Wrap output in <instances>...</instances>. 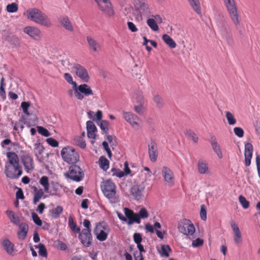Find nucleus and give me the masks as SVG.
<instances>
[{
    "mask_svg": "<svg viewBox=\"0 0 260 260\" xmlns=\"http://www.w3.org/2000/svg\"><path fill=\"white\" fill-rule=\"evenodd\" d=\"M44 148L40 143H36L35 145V154L38 161L42 162L43 159V152Z\"/></svg>",
    "mask_w": 260,
    "mask_h": 260,
    "instance_id": "obj_30",
    "label": "nucleus"
},
{
    "mask_svg": "<svg viewBox=\"0 0 260 260\" xmlns=\"http://www.w3.org/2000/svg\"><path fill=\"white\" fill-rule=\"evenodd\" d=\"M104 195L111 203L115 204L119 202V197L116 195V186L110 180L104 181L101 185Z\"/></svg>",
    "mask_w": 260,
    "mask_h": 260,
    "instance_id": "obj_4",
    "label": "nucleus"
},
{
    "mask_svg": "<svg viewBox=\"0 0 260 260\" xmlns=\"http://www.w3.org/2000/svg\"><path fill=\"white\" fill-rule=\"evenodd\" d=\"M107 140L110 144L111 147H114L116 145V138L112 135H108L107 136Z\"/></svg>",
    "mask_w": 260,
    "mask_h": 260,
    "instance_id": "obj_58",
    "label": "nucleus"
},
{
    "mask_svg": "<svg viewBox=\"0 0 260 260\" xmlns=\"http://www.w3.org/2000/svg\"><path fill=\"white\" fill-rule=\"evenodd\" d=\"M99 166L101 169L106 171L109 168V161L104 156H101L99 158Z\"/></svg>",
    "mask_w": 260,
    "mask_h": 260,
    "instance_id": "obj_35",
    "label": "nucleus"
},
{
    "mask_svg": "<svg viewBox=\"0 0 260 260\" xmlns=\"http://www.w3.org/2000/svg\"><path fill=\"white\" fill-rule=\"evenodd\" d=\"M34 192L33 203L35 205L37 204L42 198H46V197L44 196V192L41 188L38 189L37 187H35Z\"/></svg>",
    "mask_w": 260,
    "mask_h": 260,
    "instance_id": "obj_32",
    "label": "nucleus"
},
{
    "mask_svg": "<svg viewBox=\"0 0 260 260\" xmlns=\"http://www.w3.org/2000/svg\"><path fill=\"white\" fill-rule=\"evenodd\" d=\"M223 3L232 22L238 27L240 23V17L235 0L228 1Z\"/></svg>",
    "mask_w": 260,
    "mask_h": 260,
    "instance_id": "obj_5",
    "label": "nucleus"
},
{
    "mask_svg": "<svg viewBox=\"0 0 260 260\" xmlns=\"http://www.w3.org/2000/svg\"><path fill=\"white\" fill-rule=\"evenodd\" d=\"M18 10V5L15 3H13L10 4H8L6 7V10L9 13H15Z\"/></svg>",
    "mask_w": 260,
    "mask_h": 260,
    "instance_id": "obj_44",
    "label": "nucleus"
},
{
    "mask_svg": "<svg viewBox=\"0 0 260 260\" xmlns=\"http://www.w3.org/2000/svg\"><path fill=\"white\" fill-rule=\"evenodd\" d=\"M24 15L28 19L45 27H50L52 25L48 16L39 9H28Z\"/></svg>",
    "mask_w": 260,
    "mask_h": 260,
    "instance_id": "obj_2",
    "label": "nucleus"
},
{
    "mask_svg": "<svg viewBox=\"0 0 260 260\" xmlns=\"http://www.w3.org/2000/svg\"><path fill=\"white\" fill-rule=\"evenodd\" d=\"M1 245L4 249L9 255H13L14 252L15 246L8 239H5L1 241Z\"/></svg>",
    "mask_w": 260,
    "mask_h": 260,
    "instance_id": "obj_27",
    "label": "nucleus"
},
{
    "mask_svg": "<svg viewBox=\"0 0 260 260\" xmlns=\"http://www.w3.org/2000/svg\"><path fill=\"white\" fill-rule=\"evenodd\" d=\"M47 143L52 147H56L58 146V142L55 139L52 138H49L46 141Z\"/></svg>",
    "mask_w": 260,
    "mask_h": 260,
    "instance_id": "obj_60",
    "label": "nucleus"
},
{
    "mask_svg": "<svg viewBox=\"0 0 260 260\" xmlns=\"http://www.w3.org/2000/svg\"><path fill=\"white\" fill-rule=\"evenodd\" d=\"M216 24L222 38L225 41L229 46H232L234 43L233 35L229 23L223 16H220L216 20Z\"/></svg>",
    "mask_w": 260,
    "mask_h": 260,
    "instance_id": "obj_3",
    "label": "nucleus"
},
{
    "mask_svg": "<svg viewBox=\"0 0 260 260\" xmlns=\"http://www.w3.org/2000/svg\"><path fill=\"white\" fill-rule=\"evenodd\" d=\"M111 172L112 173L113 176H116L118 178H122L124 175V173L119 169L112 168L111 169Z\"/></svg>",
    "mask_w": 260,
    "mask_h": 260,
    "instance_id": "obj_52",
    "label": "nucleus"
},
{
    "mask_svg": "<svg viewBox=\"0 0 260 260\" xmlns=\"http://www.w3.org/2000/svg\"><path fill=\"white\" fill-rule=\"evenodd\" d=\"M30 106V103L28 102H23L21 104V107L22 109L23 113L27 115H29L30 114L28 111V108Z\"/></svg>",
    "mask_w": 260,
    "mask_h": 260,
    "instance_id": "obj_54",
    "label": "nucleus"
},
{
    "mask_svg": "<svg viewBox=\"0 0 260 260\" xmlns=\"http://www.w3.org/2000/svg\"><path fill=\"white\" fill-rule=\"evenodd\" d=\"M230 224L234 233V242L236 245H239L242 242L241 233L238 225L234 221H231Z\"/></svg>",
    "mask_w": 260,
    "mask_h": 260,
    "instance_id": "obj_19",
    "label": "nucleus"
},
{
    "mask_svg": "<svg viewBox=\"0 0 260 260\" xmlns=\"http://www.w3.org/2000/svg\"><path fill=\"white\" fill-rule=\"evenodd\" d=\"M0 96L4 99H6V92L4 88V78L3 77L1 80Z\"/></svg>",
    "mask_w": 260,
    "mask_h": 260,
    "instance_id": "obj_57",
    "label": "nucleus"
},
{
    "mask_svg": "<svg viewBox=\"0 0 260 260\" xmlns=\"http://www.w3.org/2000/svg\"><path fill=\"white\" fill-rule=\"evenodd\" d=\"M23 31L29 36L36 40L39 39L41 38V31L37 27L34 26H26L24 28Z\"/></svg>",
    "mask_w": 260,
    "mask_h": 260,
    "instance_id": "obj_22",
    "label": "nucleus"
},
{
    "mask_svg": "<svg viewBox=\"0 0 260 260\" xmlns=\"http://www.w3.org/2000/svg\"><path fill=\"white\" fill-rule=\"evenodd\" d=\"M134 241L137 244L141 243L142 241V238L141 234L135 233L134 234Z\"/></svg>",
    "mask_w": 260,
    "mask_h": 260,
    "instance_id": "obj_64",
    "label": "nucleus"
},
{
    "mask_svg": "<svg viewBox=\"0 0 260 260\" xmlns=\"http://www.w3.org/2000/svg\"><path fill=\"white\" fill-rule=\"evenodd\" d=\"M63 211V208L60 206H57L55 208L50 211L52 217L54 219H57L60 217Z\"/></svg>",
    "mask_w": 260,
    "mask_h": 260,
    "instance_id": "obj_36",
    "label": "nucleus"
},
{
    "mask_svg": "<svg viewBox=\"0 0 260 260\" xmlns=\"http://www.w3.org/2000/svg\"><path fill=\"white\" fill-rule=\"evenodd\" d=\"M17 225L18 226V230L17 233L18 239L21 241H23L26 238L27 235L28 225L25 222H19V224Z\"/></svg>",
    "mask_w": 260,
    "mask_h": 260,
    "instance_id": "obj_20",
    "label": "nucleus"
},
{
    "mask_svg": "<svg viewBox=\"0 0 260 260\" xmlns=\"http://www.w3.org/2000/svg\"><path fill=\"white\" fill-rule=\"evenodd\" d=\"M6 213L12 223L16 225L19 224L20 222L19 218L15 215L14 212L8 210L6 211Z\"/></svg>",
    "mask_w": 260,
    "mask_h": 260,
    "instance_id": "obj_33",
    "label": "nucleus"
},
{
    "mask_svg": "<svg viewBox=\"0 0 260 260\" xmlns=\"http://www.w3.org/2000/svg\"><path fill=\"white\" fill-rule=\"evenodd\" d=\"M31 216L33 221L38 226H41L42 224V221L38 216V215L35 212L31 213Z\"/></svg>",
    "mask_w": 260,
    "mask_h": 260,
    "instance_id": "obj_56",
    "label": "nucleus"
},
{
    "mask_svg": "<svg viewBox=\"0 0 260 260\" xmlns=\"http://www.w3.org/2000/svg\"><path fill=\"white\" fill-rule=\"evenodd\" d=\"M210 143L213 151L217 154L218 157L219 158H222L223 155L220 146L217 142L216 138L214 136H213L211 138Z\"/></svg>",
    "mask_w": 260,
    "mask_h": 260,
    "instance_id": "obj_28",
    "label": "nucleus"
},
{
    "mask_svg": "<svg viewBox=\"0 0 260 260\" xmlns=\"http://www.w3.org/2000/svg\"><path fill=\"white\" fill-rule=\"evenodd\" d=\"M253 146L250 143H246L245 144L244 157L252 156Z\"/></svg>",
    "mask_w": 260,
    "mask_h": 260,
    "instance_id": "obj_37",
    "label": "nucleus"
},
{
    "mask_svg": "<svg viewBox=\"0 0 260 260\" xmlns=\"http://www.w3.org/2000/svg\"><path fill=\"white\" fill-rule=\"evenodd\" d=\"M6 156L8 160L5 163L4 171L6 177L11 179H19L22 174V170L18 155L15 152H8Z\"/></svg>",
    "mask_w": 260,
    "mask_h": 260,
    "instance_id": "obj_1",
    "label": "nucleus"
},
{
    "mask_svg": "<svg viewBox=\"0 0 260 260\" xmlns=\"http://www.w3.org/2000/svg\"><path fill=\"white\" fill-rule=\"evenodd\" d=\"M75 142L81 148H85L86 144L83 138L81 137H76L74 139Z\"/></svg>",
    "mask_w": 260,
    "mask_h": 260,
    "instance_id": "obj_45",
    "label": "nucleus"
},
{
    "mask_svg": "<svg viewBox=\"0 0 260 260\" xmlns=\"http://www.w3.org/2000/svg\"><path fill=\"white\" fill-rule=\"evenodd\" d=\"M234 132L235 135L239 138L243 137L244 134L243 129L240 127H235L234 128Z\"/></svg>",
    "mask_w": 260,
    "mask_h": 260,
    "instance_id": "obj_59",
    "label": "nucleus"
},
{
    "mask_svg": "<svg viewBox=\"0 0 260 260\" xmlns=\"http://www.w3.org/2000/svg\"><path fill=\"white\" fill-rule=\"evenodd\" d=\"M137 214L138 217L139 218V219H141V218L145 219L148 218L149 216L148 212L145 208H141L138 213Z\"/></svg>",
    "mask_w": 260,
    "mask_h": 260,
    "instance_id": "obj_46",
    "label": "nucleus"
},
{
    "mask_svg": "<svg viewBox=\"0 0 260 260\" xmlns=\"http://www.w3.org/2000/svg\"><path fill=\"white\" fill-rule=\"evenodd\" d=\"M124 214L127 218H134L137 217V214L135 213L134 211L128 208H124Z\"/></svg>",
    "mask_w": 260,
    "mask_h": 260,
    "instance_id": "obj_55",
    "label": "nucleus"
},
{
    "mask_svg": "<svg viewBox=\"0 0 260 260\" xmlns=\"http://www.w3.org/2000/svg\"><path fill=\"white\" fill-rule=\"evenodd\" d=\"M148 153L150 160L155 162L157 159L158 152L156 144L154 142H151L149 144Z\"/></svg>",
    "mask_w": 260,
    "mask_h": 260,
    "instance_id": "obj_26",
    "label": "nucleus"
},
{
    "mask_svg": "<svg viewBox=\"0 0 260 260\" xmlns=\"http://www.w3.org/2000/svg\"><path fill=\"white\" fill-rule=\"evenodd\" d=\"M64 78L69 84H72L73 86V88L77 86L76 82L73 80V78L70 74L65 73L64 74Z\"/></svg>",
    "mask_w": 260,
    "mask_h": 260,
    "instance_id": "obj_51",
    "label": "nucleus"
},
{
    "mask_svg": "<svg viewBox=\"0 0 260 260\" xmlns=\"http://www.w3.org/2000/svg\"><path fill=\"white\" fill-rule=\"evenodd\" d=\"M102 145H103V146L104 147V148L105 150L107 153V154H108V156L109 158H111V157H112V152H111V151L110 150V149L109 147L108 143L107 142H106V141H104L102 143Z\"/></svg>",
    "mask_w": 260,
    "mask_h": 260,
    "instance_id": "obj_63",
    "label": "nucleus"
},
{
    "mask_svg": "<svg viewBox=\"0 0 260 260\" xmlns=\"http://www.w3.org/2000/svg\"><path fill=\"white\" fill-rule=\"evenodd\" d=\"M153 102L155 103L156 107L158 108H161L164 106L163 100L161 97L158 94H156L154 96Z\"/></svg>",
    "mask_w": 260,
    "mask_h": 260,
    "instance_id": "obj_42",
    "label": "nucleus"
},
{
    "mask_svg": "<svg viewBox=\"0 0 260 260\" xmlns=\"http://www.w3.org/2000/svg\"><path fill=\"white\" fill-rule=\"evenodd\" d=\"M178 231L186 236H192L195 232V228L191 221L187 219H182L178 223Z\"/></svg>",
    "mask_w": 260,
    "mask_h": 260,
    "instance_id": "obj_11",
    "label": "nucleus"
},
{
    "mask_svg": "<svg viewBox=\"0 0 260 260\" xmlns=\"http://www.w3.org/2000/svg\"><path fill=\"white\" fill-rule=\"evenodd\" d=\"M190 6L199 15H202L201 4L199 0H187Z\"/></svg>",
    "mask_w": 260,
    "mask_h": 260,
    "instance_id": "obj_31",
    "label": "nucleus"
},
{
    "mask_svg": "<svg viewBox=\"0 0 260 260\" xmlns=\"http://www.w3.org/2000/svg\"><path fill=\"white\" fill-rule=\"evenodd\" d=\"M198 170L201 174L210 175L211 174L208 164L204 160L199 159L198 162Z\"/></svg>",
    "mask_w": 260,
    "mask_h": 260,
    "instance_id": "obj_24",
    "label": "nucleus"
},
{
    "mask_svg": "<svg viewBox=\"0 0 260 260\" xmlns=\"http://www.w3.org/2000/svg\"><path fill=\"white\" fill-rule=\"evenodd\" d=\"M58 21L60 24L67 30L71 32L74 31V25L67 16L60 17Z\"/></svg>",
    "mask_w": 260,
    "mask_h": 260,
    "instance_id": "obj_21",
    "label": "nucleus"
},
{
    "mask_svg": "<svg viewBox=\"0 0 260 260\" xmlns=\"http://www.w3.org/2000/svg\"><path fill=\"white\" fill-rule=\"evenodd\" d=\"M137 245V247L139 250L140 251V253H139L137 257L136 256V253H134L135 258L137 260V258H139V260H143V257L142 253L143 252H145L144 247L141 243L138 244Z\"/></svg>",
    "mask_w": 260,
    "mask_h": 260,
    "instance_id": "obj_50",
    "label": "nucleus"
},
{
    "mask_svg": "<svg viewBox=\"0 0 260 260\" xmlns=\"http://www.w3.org/2000/svg\"><path fill=\"white\" fill-rule=\"evenodd\" d=\"M171 249L168 245H162L160 254L162 256L168 257Z\"/></svg>",
    "mask_w": 260,
    "mask_h": 260,
    "instance_id": "obj_40",
    "label": "nucleus"
},
{
    "mask_svg": "<svg viewBox=\"0 0 260 260\" xmlns=\"http://www.w3.org/2000/svg\"><path fill=\"white\" fill-rule=\"evenodd\" d=\"M239 201L244 209H246L249 207V202L243 196L241 195L239 196Z\"/></svg>",
    "mask_w": 260,
    "mask_h": 260,
    "instance_id": "obj_47",
    "label": "nucleus"
},
{
    "mask_svg": "<svg viewBox=\"0 0 260 260\" xmlns=\"http://www.w3.org/2000/svg\"><path fill=\"white\" fill-rule=\"evenodd\" d=\"M40 184L44 187V191L49 193L50 196H59L60 186L57 183L52 182L49 190V178L46 176H42L39 181Z\"/></svg>",
    "mask_w": 260,
    "mask_h": 260,
    "instance_id": "obj_7",
    "label": "nucleus"
},
{
    "mask_svg": "<svg viewBox=\"0 0 260 260\" xmlns=\"http://www.w3.org/2000/svg\"><path fill=\"white\" fill-rule=\"evenodd\" d=\"M225 117L229 125H234L236 123V119L235 118L234 115L231 112L229 111H226Z\"/></svg>",
    "mask_w": 260,
    "mask_h": 260,
    "instance_id": "obj_39",
    "label": "nucleus"
},
{
    "mask_svg": "<svg viewBox=\"0 0 260 260\" xmlns=\"http://www.w3.org/2000/svg\"><path fill=\"white\" fill-rule=\"evenodd\" d=\"M123 118L125 121L129 123L134 128H138L139 126L138 121L139 118L135 114L125 111H122Z\"/></svg>",
    "mask_w": 260,
    "mask_h": 260,
    "instance_id": "obj_15",
    "label": "nucleus"
},
{
    "mask_svg": "<svg viewBox=\"0 0 260 260\" xmlns=\"http://www.w3.org/2000/svg\"><path fill=\"white\" fill-rule=\"evenodd\" d=\"M79 233V239L82 244L85 246L89 247L92 240L91 232L88 230H82L81 233Z\"/></svg>",
    "mask_w": 260,
    "mask_h": 260,
    "instance_id": "obj_17",
    "label": "nucleus"
},
{
    "mask_svg": "<svg viewBox=\"0 0 260 260\" xmlns=\"http://www.w3.org/2000/svg\"><path fill=\"white\" fill-rule=\"evenodd\" d=\"M109 122L107 120H101L100 124V128L105 133H108L109 131Z\"/></svg>",
    "mask_w": 260,
    "mask_h": 260,
    "instance_id": "obj_48",
    "label": "nucleus"
},
{
    "mask_svg": "<svg viewBox=\"0 0 260 260\" xmlns=\"http://www.w3.org/2000/svg\"><path fill=\"white\" fill-rule=\"evenodd\" d=\"M200 216L202 220L205 221L207 219V212L205 205L201 206Z\"/></svg>",
    "mask_w": 260,
    "mask_h": 260,
    "instance_id": "obj_61",
    "label": "nucleus"
},
{
    "mask_svg": "<svg viewBox=\"0 0 260 260\" xmlns=\"http://www.w3.org/2000/svg\"><path fill=\"white\" fill-rule=\"evenodd\" d=\"M20 159L26 173H30L35 169L34 158L29 153L24 150H21Z\"/></svg>",
    "mask_w": 260,
    "mask_h": 260,
    "instance_id": "obj_9",
    "label": "nucleus"
},
{
    "mask_svg": "<svg viewBox=\"0 0 260 260\" xmlns=\"http://www.w3.org/2000/svg\"><path fill=\"white\" fill-rule=\"evenodd\" d=\"M72 70L76 75L84 82H87L89 77L87 70L80 64H74L72 67Z\"/></svg>",
    "mask_w": 260,
    "mask_h": 260,
    "instance_id": "obj_14",
    "label": "nucleus"
},
{
    "mask_svg": "<svg viewBox=\"0 0 260 260\" xmlns=\"http://www.w3.org/2000/svg\"><path fill=\"white\" fill-rule=\"evenodd\" d=\"M69 226L72 231L75 233H79L80 229L77 226L76 223L74 221L73 218L70 216L69 217Z\"/></svg>",
    "mask_w": 260,
    "mask_h": 260,
    "instance_id": "obj_38",
    "label": "nucleus"
},
{
    "mask_svg": "<svg viewBox=\"0 0 260 260\" xmlns=\"http://www.w3.org/2000/svg\"><path fill=\"white\" fill-rule=\"evenodd\" d=\"M145 190V186L140 184H135L131 189V193L137 201L142 200Z\"/></svg>",
    "mask_w": 260,
    "mask_h": 260,
    "instance_id": "obj_16",
    "label": "nucleus"
},
{
    "mask_svg": "<svg viewBox=\"0 0 260 260\" xmlns=\"http://www.w3.org/2000/svg\"><path fill=\"white\" fill-rule=\"evenodd\" d=\"M100 10L110 17L114 14L112 4L109 0H94Z\"/></svg>",
    "mask_w": 260,
    "mask_h": 260,
    "instance_id": "obj_13",
    "label": "nucleus"
},
{
    "mask_svg": "<svg viewBox=\"0 0 260 260\" xmlns=\"http://www.w3.org/2000/svg\"><path fill=\"white\" fill-rule=\"evenodd\" d=\"M110 232L109 226L105 222H100L96 224L93 233L96 239L101 242L105 241Z\"/></svg>",
    "mask_w": 260,
    "mask_h": 260,
    "instance_id": "obj_8",
    "label": "nucleus"
},
{
    "mask_svg": "<svg viewBox=\"0 0 260 260\" xmlns=\"http://www.w3.org/2000/svg\"><path fill=\"white\" fill-rule=\"evenodd\" d=\"M162 176L165 182L172 186L174 183V176L172 170L167 167L164 166L161 169Z\"/></svg>",
    "mask_w": 260,
    "mask_h": 260,
    "instance_id": "obj_18",
    "label": "nucleus"
},
{
    "mask_svg": "<svg viewBox=\"0 0 260 260\" xmlns=\"http://www.w3.org/2000/svg\"><path fill=\"white\" fill-rule=\"evenodd\" d=\"M135 7L139 11L141 15H147L150 13L147 4L145 3V0H138L135 2Z\"/></svg>",
    "mask_w": 260,
    "mask_h": 260,
    "instance_id": "obj_23",
    "label": "nucleus"
},
{
    "mask_svg": "<svg viewBox=\"0 0 260 260\" xmlns=\"http://www.w3.org/2000/svg\"><path fill=\"white\" fill-rule=\"evenodd\" d=\"M64 175L73 181L80 182L84 177V172L79 166L74 165L69 167L68 172Z\"/></svg>",
    "mask_w": 260,
    "mask_h": 260,
    "instance_id": "obj_10",
    "label": "nucleus"
},
{
    "mask_svg": "<svg viewBox=\"0 0 260 260\" xmlns=\"http://www.w3.org/2000/svg\"><path fill=\"white\" fill-rule=\"evenodd\" d=\"M147 24L149 27L153 31H157L159 29L156 21L152 18H149L147 20Z\"/></svg>",
    "mask_w": 260,
    "mask_h": 260,
    "instance_id": "obj_41",
    "label": "nucleus"
},
{
    "mask_svg": "<svg viewBox=\"0 0 260 260\" xmlns=\"http://www.w3.org/2000/svg\"><path fill=\"white\" fill-rule=\"evenodd\" d=\"M203 240L201 238H197L196 240L192 241V246L193 247H198L202 246L203 244Z\"/></svg>",
    "mask_w": 260,
    "mask_h": 260,
    "instance_id": "obj_62",
    "label": "nucleus"
},
{
    "mask_svg": "<svg viewBox=\"0 0 260 260\" xmlns=\"http://www.w3.org/2000/svg\"><path fill=\"white\" fill-rule=\"evenodd\" d=\"M36 248H39V254L42 257H47V252L45 245L40 243L38 246H35Z\"/></svg>",
    "mask_w": 260,
    "mask_h": 260,
    "instance_id": "obj_43",
    "label": "nucleus"
},
{
    "mask_svg": "<svg viewBox=\"0 0 260 260\" xmlns=\"http://www.w3.org/2000/svg\"><path fill=\"white\" fill-rule=\"evenodd\" d=\"M38 132L41 135L45 137H48L50 135V133L45 128L41 126H37Z\"/></svg>",
    "mask_w": 260,
    "mask_h": 260,
    "instance_id": "obj_53",
    "label": "nucleus"
},
{
    "mask_svg": "<svg viewBox=\"0 0 260 260\" xmlns=\"http://www.w3.org/2000/svg\"><path fill=\"white\" fill-rule=\"evenodd\" d=\"M60 154L63 160L68 164H75L79 159L78 153L71 147L62 148Z\"/></svg>",
    "mask_w": 260,
    "mask_h": 260,
    "instance_id": "obj_6",
    "label": "nucleus"
},
{
    "mask_svg": "<svg viewBox=\"0 0 260 260\" xmlns=\"http://www.w3.org/2000/svg\"><path fill=\"white\" fill-rule=\"evenodd\" d=\"M73 89L75 96L79 100H82L84 96H88L93 94L90 87L86 84H81Z\"/></svg>",
    "mask_w": 260,
    "mask_h": 260,
    "instance_id": "obj_12",
    "label": "nucleus"
},
{
    "mask_svg": "<svg viewBox=\"0 0 260 260\" xmlns=\"http://www.w3.org/2000/svg\"><path fill=\"white\" fill-rule=\"evenodd\" d=\"M86 40L88 46L94 52L99 53L101 50V45L100 43L90 36L86 37Z\"/></svg>",
    "mask_w": 260,
    "mask_h": 260,
    "instance_id": "obj_25",
    "label": "nucleus"
},
{
    "mask_svg": "<svg viewBox=\"0 0 260 260\" xmlns=\"http://www.w3.org/2000/svg\"><path fill=\"white\" fill-rule=\"evenodd\" d=\"M86 128L87 132V136L90 139H95V133L97 129L93 123V122L91 121H88L86 122Z\"/></svg>",
    "mask_w": 260,
    "mask_h": 260,
    "instance_id": "obj_29",
    "label": "nucleus"
},
{
    "mask_svg": "<svg viewBox=\"0 0 260 260\" xmlns=\"http://www.w3.org/2000/svg\"><path fill=\"white\" fill-rule=\"evenodd\" d=\"M162 39L165 42V43L171 48H175L176 47V44L175 42L168 35H163L162 36Z\"/></svg>",
    "mask_w": 260,
    "mask_h": 260,
    "instance_id": "obj_34",
    "label": "nucleus"
},
{
    "mask_svg": "<svg viewBox=\"0 0 260 260\" xmlns=\"http://www.w3.org/2000/svg\"><path fill=\"white\" fill-rule=\"evenodd\" d=\"M185 135L190 138L194 143H197L198 141V137L197 135L191 130H187L185 132Z\"/></svg>",
    "mask_w": 260,
    "mask_h": 260,
    "instance_id": "obj_49",
    "label": "nucleus"
}]
</instances>
